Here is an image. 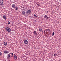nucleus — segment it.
<instances>
[{
	"instance_id": "f257e3e1",
	"label": "nucleus",
	"mask_w": 61,
	"mask_h": 61,
	"mask_svg": "<svg viewBox=\"0 0 61 61\" xmlns=\"http://www.w3.org/2000/svg\"><path fill=\"white\" fill-rule=\"evenodd\" d=\"M13 53H10L9 54H8L7 55V58H9L10 57V56H11L13 57Z\"/></svg>"
},
{
	"instance_id": "f03ea898",
	"label": "nucleus",
	"mask_w": 61,
	"mask_h": 61,
	"mask_svg": "<svg viewBox=\"0 0 61 61\" xmlns=\"http://www.w3.org/2000/svg\"><path fill=\"white\" fill-rule=\"evenodd\" d=\"M44 18L45 19L47 20L49 18V17H48V16L47 15H45L44 16Z\"/></svg>"
},
{
	"instance_id": "7ed1b4c3",
	"label": "nucleus",
	"mask_w": 61,
	"mask_h": 61,
	"mask_svg": "<svg viewBox=\"0 0 61 61\" xmlns=\"http://www.w3.org/2000/svg\"><path fill=\"white\" fill-rule=\"evenodd\" d=\"M4 4V1L3 0H0V5H3V4Z\"/></svg>"
},
{
	"instance_id": "20e7f679",
	"label": "nucleus",
	"mask_w": 61,
	"mask_h": 61,
	"mask_svg": "<svg viewBox=\"0 0 61 61\" xmlns=\"http://www.w3.org/2000/svg\"><path fill=\"white\" fill-rule=\"evenodd\" d=\"M6 30L8 32H10L11 31V29L9 28H6Z\"/></svg>"
},
{
	"instance_id": "39448f33",
	"label": "nucleus",
	"mask_w": 61,
	"mask_h": 61,
	"mask_svg": "<svg viewBox=\"0 0 61 61\" xmlns=\"http://www.w3.org/2000/svg\"><path fill=\"white\" fill-rule=\"evenodd\" d=\"M24 42L25 44H27L28 43V41L26 40H25L24 41Z\"/></svg>"
},
{
	"instance_id": "423d86ee",
	"label": "nucleus",
	"mask_w": 61,
	"mask_h": 61,
	"mask_svg": "<svg viewBox=\"0 0 61 61\" xmlns=\"http://www.w3.org/2000/svg\"><path fill=\"white\" fill-rule=\"evenodd\" d=\"M33 33L34 34V35H35L36 36H37V33H36V31H34L33 32Z\"/></svg>"
},
{
	"instance_id": "0eeeda50",
	"label": "nucleus",
	"mask_w": 61,
	"mask_h": 61,
	"mask_svg": "<svg viewBox=\"0 0 61 61\" xmlns=\"http://www.w3.org/2000/svg\"><path fill=\"white\" fill-rule=\"evenodd\" d=\"M21 13L23 15H25V11H22L21 12Z\"/></svg>"
},
{
	"instance_id": "6e6552de",
	"label": "nucleus",
	"mask_w": 61,
	"mask_h": 61,
	"mask_svg": "<svg viewBox=\"0 0 61 61\" xmlns=\"http://www.w3.org/2000/svg\"><path fill=\"white\" fill-rule=\"evenodd\" d=\"M13 55H14V58L15 59H17V56H16V55L14 54H13Z\"/></svg>"
},
{
	"instance_id": "1a4fd4ad",
	"label": "nucleus",
	"mask_w": 61,
	"mask_h": 61,
	"mask_svg": "<svg viewBox=\"0 0 61 61\" xmlns=\"http://www.w3.org/2000/svg\"><path fill=\"white\" fill-rule=\"evenodd\" d=\"M4 46H7V42H4Z\"/></svg>"
},
{
	"instance_id": "9d476101",
	"label": "nucleus",
	"mask_w": 61,
	"mask_h": 61,
	"mask_svg": "<svg viewBox=\"0 0 61 61\" xmlns=\"http://www.w3.org/2000/svg\"><path fill=\"white\" fill-rule=\"evenodd\" d=\"M4 54H8V51H4Z\"/></svg>"
},
{
	"instance_id": "9b49d317",
	"label": "nucleus",
	"mask_w": 61,
	"mask_h": 61,
	"mask_svg": "<svg viewBox=\"0 0 61 61\" xmlns=\"http://www.w3.org/2000/svg\"><path fill=\"white\" fill-rule=\"evenodd\" d=\"M27 13H28V14H30V13H31V11L30 10H27Z\"/></svg>"
},
{
	"instance_id": "f8f14e48",
	"label": "nucleus",
	"mask_w": 61,
	"mask_h": 61,
	"mask_svg": "<svg viewBox=\"0 0 61 61\" xmlns=\"http://www.w3.org/2000/svg\"><path fill=\"white\" fill-rule=\"evenodd\" d=\"M12 6L13 8H15V4H13L12 5Z\"/></svg>"
},
{
	"instance_id": "ddd939ff",
	"label": "nucleus",
	"mask_w": 61,
	"mask_h": 61,
	"mask_svg": "<svg viewBox=\"0 0 61 61\" xmlns=\"http://www.w3.org/2000/svg\"><path fill=\"white\" fill-rule=\"evenodd\" d=\"M15 10H16V11H17V10H18V7L17 6H16V7H15Z\"/></svg>"
},
{
	"instance_id": "4468645a",
	"label": "nucleus",
	"mask_w": 61,
	"mask_h": 61,
	"mask_svg": "<svg viewBox=\"0 0 61 61\" xmlns=\"http://www.w3.org/2000/svg\"><path fill=\"white\" fill-rule=\"evenodd\" d=\"M42 30V29L41 28H40L39 29V31L40 32H41Z\"/></svg>"
},
{
	"instance_id": "2eb2a0df",
	"label": "nucleus",
	"mask_w": 61,
	"mask_h": 61,
	"mask_svg": "<svg viewBox=\"0 0 61 61\" xmlns=\"http://www.w3.org/2000/svg\"><path fill=\"white\" fill-rule=\"evenodd\" d=\"M3 17L4 19H6V17L5 15H4L3 16Z\"/></svg>"
},
{
	"instance_id": "dca6fc26",
	"label": "nucleus",
	"mask_w": 61,
	"mask_h": 61,
	"mask_svg": "<svg viewBox=\"0 0 61 61\" xmlns=\"http://www.w3.org/2000/svg\"><path fill=\"white\" fill-rule=\"evenodd\" d=\"M45 31H49V29H47L45 30Z\"/></svg>"
},
{
	"instance_id": "f3484780",
	"label": "nucleus",
	"mask_w": 61,
	"mask_h": 61,
	"mask_svg": "<svg viewBox=\"0 0 61 61\" xmlns=\"http://www.w3.org/2000/svg\"><path fill=\"white\" fill-rule=\"evenodd\" d=\"M34 16L36 17H37V16H36V15H35V14L34 15Z\"/></svg>"
},
{
	"instance_id": "a211bd4d",
	"label": "nucleus",
	"mask_w": 61,
	"mask_h": 61,
	"mask_svg": "<svg viewBox=\"0 0 61 61\" xmlns=\"http://www.w3.org/2000/svg\"><path fill=\"white\" fill-rule=\"evenodd\" d=\"M2 53L1 52H0V56H2Z\"/></svg>"
},
{
	"instance_id": "6ab92c4d",
	"label": "nucleus",
	"mask_w": 61,
	"mask_h": 61,
	"mask_svg": "<svg viewBox=\"0 0 61 61\" xmlns=\"http://www.w3.org/2000/svg\"><path fill=\"white\" fill-rule=\"evenodd\" d=\"M55 35V33H54V32H53L52 33V36H53L54 35Z\"/></svg>"
},
{
	"instance_id": "aec40b11",
	"label": "nucleus",
	"mask_w": 61,
	"mask_h": 61,
	"mask_svg": "<svg viewBox=\"0 0 61 61\" xmlns=\"http://www.w3.org/2000/svg\"><path fill=\"white\" fill-rule=\"evenodd\" d=\"M56 54H54V56H56Z\"/></svg>"
},
{
	"instance_id": "412c9836",
	"label": "nucleus",
	"mask_w": 61,
	"mask_h": 61,
	"mask_svg": "<svg viewBox=\"0 0 61 61\" xmlns=\"http://www.w3.org/2000/svg\"><path fill=\"white\" fill-rule=\"evenodd\" d=\"M9 28L8 27H7V26H6L5 27V29L6 30V28Z\"/></svg>"
},
{
	"instance_id": "4be33fe9",
	"label": "nucleus",
	"mask_w": 61,
	"mask_h": 61,
	"mask_svg": "<svg viewBox=\"0 0 61 61\" xmlns=\"http://www.w3.org/2000/svg\"><path fill=\"white\" fill-rule=\"evenodd\" d=\"M8 24H10V22L8 21Z\"/></svg>"
},
{
	"instance_id": "5701e85b",
	"label": "nucleus",
	"mask_w": 61,
	"mask_h": 61,
	"mask_svg": "<svg viewBox=\"0 0 61 61\" xmlns=\"http://www.w3.org/2000/svg\"><path fill=\"white\" fill-rule=\"evenodd\" d=\"M42 33H43V31H42Z\"/></svg>"
},
{
	"instance_id": "b1692460",
	"label": "nucleus",
	"mask_w": 61,
	"mask_h": 61,
	"mask_svg": "<svg viewBox=\"0 0 61 61\" xmlns=\"http://www.w3.org/2000/svg\"><path fill=\"white\" fill-rule=\"evenodd\" d=\"M49 34H50V33H49Z\"/></svg>"
}]
</instances>
